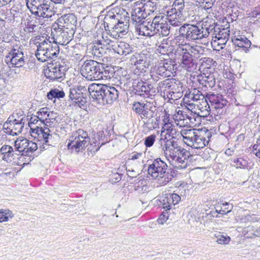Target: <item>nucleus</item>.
<instances>
[{"instance_id":"59","label":"nucleus","mask_w":260,"mask_h":260,"mask_svg":"<svg viewBox=\"0 0 260 260\" xmlns=\"http://www.w3.org/2000/svg\"><path fill=\"white\" fill-rule=\"evenodd\" d=\"M166 126V128H165L164 127H163V128H164L165 129H166L167 131V132L165 133L164 134H166L167 135V134H168L169 136H171V135H172V138H174V137H173V135H174V134L176 133V129L175 128H174L173 127V125H168L167 126ZM165 131V130H164Z\"/></svg>"},{"instance_id":"20","label":"nucleus","mask_w":260,"mask_h":260,"mask_svg":"<svg viewBox=\"0 0 260 260\" xmlns=\"http://www.w3.org/2000/svg\"><path fill=\"white\" fill-rule=\"evenodd\" d=\"M24 57L21 49H12L6 56L5 61L9 67L21 68L25 63Z\"/></svg>"},{"instance_id":"43","label":"nucleus","mask_w":260,"mask_h":260,"mask_svg":"<svg viewBox=\"0 0 260 260\" xmlns=\"http://www.w3.org/2000/svg\"><path fill=\"white\" fill-rule=\"evenodd\" d=\"M14 214L9 209L0 210V222L7 221L10 218H12Z\"/></svg>"},{"instance_id":"48","label":"nucleus","mask_w":260,"mask_h":260,"mask_svg":"<svg viewBox=\"0 0 260 260\" xmlns=\"http://www.w3.org/2000/svg\"><path fill=\"white\" fill-rule=\"evenodd\" d=\"M89 145L90 146L91 149L93 151H98L102 146L101 141L98 139L96 136L91 138H90Z\"/></svg>"},{"instance_id":"34","label":"nucleus","mask_w":260,"mask_h":260,"mask_svg":"<svg viewBox=\"0 0 260 260\" xmlns=\"http://www.w3.org/2000/svg\"><path fill=\"white\" fill-rule=\"evenodd\" d=\"M0 151L3 155V159L7 161H11L12 158L14 159L18 154L15 149L14 150L12 146L7 145H3Z\"/></svg>"},{"instance_id":"36","label":"nucleus","mask_w":260,"mask_h":260,"mask_svg":"<svg viewBox=\"0 0 260 260\" xmlns=\"http://www.w3.org/2000/svg\"><path fill=\"white\" fill-rule=\"evenodd\" d=\"M143 2L142 7L138 8L141 10L143 13L147 15V17L154 12L156 9V3L152 2L151 0H141Z\"/></svg>"},{"instance_id":"53","label":"nucleus","mask_w":260,"mask_h":260,"mask_svg":"<svg viewBox=\"0 0 260 260\" xmlns=\"http://www.w3.org/2000/svg\"><path fill=\"white\" fill-rule=\"evenodd\" d=\"M169 46L167 44L162 43L158 47V51L163 55H168Z\"/></svg>"},{"instance_id":"19","label":"nucleus","mask_w":260,"mask_h":260,"mask_svg":"<svg viewBox=\"0 0 260 260\" xmlns=\"http://www.w3.org/2000/svg\"><path fill=\"white\" fill-rule=\"evenodd\" d=\"M181 84L180 82L175 79H167L162 81L159 82L157 84V92H159L162 95H165L166 92L167 93L172 92L173 94L175 93H180L182 90V86H178L176 89H175L176 85Z\"/></svg>"},{"instance_id":"10","label":"nucleus","mask_w":260,"mask_h":260,"mask_svg":"<svg viewBox=\"0 0 260 260\" xmlns=\"http://www.w3.org/2000/svg\"><path fill=\"white\" fill-rule=\"evenodd\" d=\"M180 27L183 31V35L186 37V40L188 41H194L206 38V35L208 34L205 32L204 28L202 27V21L200 25L185 23Z\"/></svg>"},{"instance_id":"40","label":"nucleus","mask_w":260,"mask_h":260,"mask_svg":"<svg viewBox=\"0 0 260 260\" xmlns=\"http://www.w3.org/2000/svg\"><path fill=\"white\" fill-rule=\"evenodd\" d=\"M146 17L147 15L143 13L138 8H135L132 15V19L134 22H136V25L145 21L144 19Z\"/></svg>"},{"instance_id":"37","label":"nucleus","mask_w":260,"mask_h":260,"mask_svg":"<svg viewBox=\"0 0 260 260\" xmlns=\"http://www.w3.org/2000/svg\"><path fill=\"white\" fill-rule=\"evenodd\" d=\"M178 32L179 35L175 38L176 44L178 45L177 49L187 48L190 44L186 42V37L183 35V31L181 27L178 28Z\"/></svg>"},{"instance_id":"51","label":"nucleus","mask_w":260,"mask_h":260,"mask_svg":"<svg viewBox=\"0 0 260 260\" xmlns=\"http://www.w3.org/2000/svg\"><path fill=\"white\" fill-rule=\"evenodd\" d=\"M156 136L154 134L151 135L145 139L144 144L146 147H151L155 141Z\"/></svg>"},{"instance_id":"46","label":"nucleus","mask_w":260,"mask_h":260,"mask_svg":"<svg viewBox=\"0 0 260 260\" xmlns=\"http://www.w3.org/2000/svg\"><path fill=\"white\" fill-rule=\"evenodd\" d=\"M170 197L169 194H167L166 197L160 198V202L162 205V208L165 209L166 211L170 210L173 204L171 203L172 202L170 201Z\"/></svg>"},{"instance_id":"22","label":"nucleus","mask_w":260,"mask_h":260,"mask_svg":"<svg viewBox=\"0 0 260 260\" xmlns=\"http://www.w3.org/2000/svg\"><path fill=\"white\" fill-rule=\"evenodd\" d=\"M55 28L52 26L53 31L52 32L54 34L56 37V40L57 44H60L62 45L68 44L72 39L75 33V31L71 29H63L58 27Z\"/></svg>"},{"instance_id":"17","label":"nucleus","mask_w":260,"mask_h":260,"mask_svg":"<svg viewBox=\"0 0 260 260\" xmlns=\"http://www.w3.org/2000/svg\"><path fill=\"white\" fill-rule=\"evenodd\" d=\"M150 56L149 53L144 51L141 53H135L131 56L130 63L140 72H145L150 66Z\"/></svg>"},{"instance_id":"18","label":"nucleus","mask_w":260,"mask_h":260,"mask_svg":"<svg viewBox=\"0 0 260 260\" xmlns=\"http://www.w3.org/2000/svg\"><path fill=\"white\" fill-rule=\"evenodd\" d=\"M88 88L84 86L79 85L69 88V98L81 107L87 102Z\"/></svg>"},{"instance_id":"30","label":"nucleus","mask_w":260,"mask_h":260,"mask_svg":"<svg viewBox=\"0 0 260 260\" xmlns=\"http://www.w3.org/2000/svg\"><path fill=\"white\" fill-rule=\"evenodd\" d=\"M232 41L236 47L242 49L245 52L249 51L251 45V42L243 35H235L232 37Z\"/></svg>"},{"instance_id":"57","label":"nucleus","mask_w":260,"mask_h":260,"mask_svg":"<svg viewBox=\"0 0 260 260\" xmlns=\"http://www.w3.org/2000/svg\"><path fill=\"white\" fill-rule=\"evenodd\" d=\"M12 126L10 125L9 121H8V119L7 121H6L3 126V129L4 131V132L7 134L12 135V133H11Z\"/></svg>"},{"instance_id":"25","label":"nucleus","mask_w":260,"mask_h":260,"mask_svg":"<svg viewBox=\"0 0 260 260\" xmlns=\"http://www.w3.org/2000/svg\"><path fill=\"white\" fill-rule=\"evenodd\" d=\"M51 131L48 126L44 125V128L37 126L36 127H31L30 133L35 138H37L39 141H43L45 144L49 142V139L52 138L50 134Z\"/></svg>"},{"instance_id":"4","label":"nucleus","mask_w":260,"mask_h":260,"mask_svg":"<svg viewBox=\"0 0 260 260\" xmlns=\"http://www.w3.org/2000/svg\"><path fill=\"white\" fill-rule=\"evenodd\" d=\"M90 96L100 105L111 104L119 95V91L114 86L92 83L88 87Z\"/></svg>"},{"instance_id":"12","label":"nucleus","mask_w":260,"mask_h":260,"mask_svg":"<svg viewBox=\"0 0 260 260\" xmlns=\"http://www.w3.org/2000/svg\"><path fill=\"white\" fill-rule=\"evenodd\" d=\"M17 156H30L38 149L37 144L23 137H19L14 142Z\"/></svg>"},{"instance_id":"11","label":"nucleus","mask_w":260,"mask_h":260,"mask_svg":"<svg viewBox=\"0 0 260 260\" xmlns=\"http://www.w3.org/2000/svg\"><path fill=\"white\" fill-rule=\"evenodd\" d=\"M132 109L143 121L152 118L156 110L155 106L152 103L139 102L134 103Z\"/></svg>"},{"instance_id":"60","label":"nucleus","mask_w":260,"mask_h":260,"mask_svg":"<svg viewBox=\"0 0 260 260\" xmlns=\"http://www.w3.org/2000/svg\"><path fill=\"white\" fill-rule=\"evenodd\" d=\"M165 133V131H161L160 134V138L159 140V143L160 144L162 149L163 148V147L165 145L166 142L169 140L167 139L166 135L164 134Z\"/></svg>"},{"instance_id":"28","label":"nucleus","mask_w":260,"mask_h":260,"mask_svg":"<svg viewBox=\"0 0 260 260\" xmlns=\"http://www.w3.org/2000/svg\"><path fill=\"white\" fill-rule=\"evenodd\" d=\"M128 28L129 23L128 20H125L124 21L122 19H121V21L118 23L116 26L110 33L111 36L114 38H122L127 34Z\"/></svg>"},{"instance_id":"7","label":"nucleus","mask_w":260,"mask_h":260,"mask_svg":"<svg viewBox=\"0 0 260 260\" xmlns=\"http://www.w3.org/2000/svg\"><path fill=\"white\" fill-rule=\"evenodd\" d=\"M37 49L36 56L41 62L53 59L57 57L59 53V47L57 42H51L45 39L41 42H37Z\"/></svg>"},{"instance_id":"38","label":"nucleus","mask_w":260,"mask_h":260,"mask_svg":"<svg viewBox=\"0 0 260 260\" xmlns=\"http://www.w3.org/2000/svg\"><path fill=\"white\" fill-rule=\"evenodd\" d=\"M205 97L204 95H203L200 91L197 89L194 88L190 91L188 94H185L184 100L188 99L198 103Z\"/></svg>"},{"instance_id":"42","label":"nucleus","mask_w":260,"mask_h":260,"mask_svg":"<svg viewBox=\"0 0 260 260\" xmlns=\"http://www.w3.org/2000/svg\"><path fill=\"white\" fill-rule=\"evenodd\" d=\"M214 236L216 242L219 244L226 245L231 241L230 237L219 232L215 233Z\"/></svg>"},{"instance_id":"2","label":"nucleus","mask_w":260,"mask_h":260,"mask_svg":"<svg viewBox=\"0 0 260 260\" xmlns=\"http://www.w3.org/2000/svg\"><path fill=\"white\" fill-rule=\"evenodd\" d=\"M80 71L83 77L89 81L109 79L115 74L112 66L91 59L84 62Z\"/></svg>"},{"instance_id":"56","label":"nucleus","mask_w":260,"mask_h":260,"mask_svg":"<svg viewBox=\"0 0 260 260\" xmlns=\"http://www.w3.org/2000/svg\"><path fill=\"white\" fill-rule=\"evenodd\" d=\"M252 152L260 158V142L257 141L256 144L253 146Z\"/></svg>"},{"instance_id":"31","label":"nucleus","mask_w":260,"mask_h":260,"mask_svg":"<svg viewBox=\"0 0 260 260\" xmlns=\"http://www.w3.org/2000/svg\"><path fill=\"white\" fill-rule=\"evenodd\" d=\"M105 45L101 41L93 42L89 46V50L94 58H100L106 53Z\"/></svg>"},{"instance_id":"54","label":"nucleus","mask_w":260,"mask_h":260,"mask_svg":"<svg viewBox=\"0 0 260 260\" xmlns=\"http://www.w3.org/2000/svg\"><path fill=\"white\" fill-rule=\"evenodd\" d=\"M170 197V201L172 202L173 205H175L178 204L180 201L181 198L177 193L168 194Z\"/></svg>"},{"instance_id":"14","label":"nucleus","mask_w":260,"mask_h":260,"mask_svg":"<svg viewBox=\"0 0 260 260\" xmlns=\"http://www.w3.org/2000/svg\"><path fill=\"white\" fill-rule=\"evenodd\" d=\"M64 62H56L48 67L45 71V76L50 80L61 81L65 76L67 68L64 66Z\"/></svg>"},{"instance_id":"6","label":"nucleus","mask_w":260,"mask_h":260,"mask_svg":"<svg viewBox=\"0 0 260 260\" xmlns=\"http://www.w3.org/2000/svg\"><path fill=\"white\" fill-rule=\"evenodd\" d=\"M148 173L153 178H157L160 184L166 185L170 182L174 177L175 172L169 168L166 162L157 158L151 160L148 167Z\"/></svg>"},{"instance_id":"16","label":"nucleus","mask_w":260,"mask_h":260,"mask_svg":"<svg viewBox=\"0 0 260 260\" xmlns=\"http://www.w3.org/2000/svg\"><path fill=\"white\" fill-rule=\"evenodd\" d=\"M133 86L135 94L144 98H152L156 93V89L152 84H148L142 80L134 81Z\"/></svg>"},{"instance_id":"50","label":"nucleus","mask_w":260,"mask_h":260,"mask_svg":"<svg viewBox=\"0 0 260 260\" xmlns=\"http://www.w3.org/2000/svg\"><path fill=\"white\" fill-rule=\"evenodd\" d=\"M158 120L155 119V120L151 118L150 120H145L144 121L145 124L151 129H155L158 126Z\"/></svg>"},{"instance_id":"62","label":"nucleus","mask_w":260,"mask_h":260,"mask_svg":"<svg viewBox=\"0 0 260 260\" xmlns=\"http://www.w3.org/2000/svg\"><path fill=\"white\" fill-rule=\"evenodd\" d=\"M36 27H37V25L32 23V22L30 21L29 22H27L26 26V29L25 30L29 32H32L37 29Z\"/></svg>"},{"instance_id":"45","label":"nucleus","mask_w":260,"mask_h":260,"mask_svg":"<svg viewBox=\"0 0 260 260\" xmlns=\"http://www.w3.org/2000/svg\"><path fill=\"white\" fill-rule=\"evenodd\" d=\"M233 166L238 169H245L248 165V161L243 157H237L233 159Z\"/></svg>"},{"instance_id":"55","label":"nucleus","mask_w":260,"mask_h":260,"mask_svg":"<svg viewBox=\"0 0 260 260\" xmlns=\"http://www.w3.org/2000/svg\"><path fill=\"white\" fill-rule=\"evenodd\" d=\"M173 6H174V8H176V10L178 12H180L181 13V10L183 9L184 6V1L183 0H175L174 2Z\"/></svg>"},{"instance_id":"47","label":"nucleus","mask_w":260,"mask_h":260,"mask_svg":"<svg viewBox=\"0 0 260 260\" xmlns=\"http://www.w3.org/2000/svg\"><path fill=\"white\" fill-rule=\"evenodd\" d=\"M259 221V218L254 214L252 215H247L243 217H242L240 219V222L241 223H247L248 222H258Z\"/></svg>"},{"instance_id":"13","label":"nucleus","mask_w":260,"mask_h":260,"mask_svg":"<svg viewBox=\"0 0 260 260\" xmlns=\"http://www.w3.org/2000/svg\"><path fill=\"white\" fill-rule=\"evenodd\" d=\"M176 64L174 60L165 59L158 61L154 70L155 73L163 78L171 77L176 69Z\"/></svg>"},{"instance_id":"1","label":"nucleus","mask_w":260,"mask_h":260,"mask_svg":"<svg viewBox=\"0 0 260 260\" xmlns=\"http://www.w3.org/2000/svg\"><path fill=\"white\" fill-rule=\"evenodd\" d=\"M135 29L140 35L149 37L156 35L168 36L172 31V28L166 23L165 15L161 13L155 15L152 21H143L136 25Z\"/></svg>"},{"instance_id":"35","label":"nucleus","mask_w":260,"mask_h":260,"mask_svg":"<svg viewBox=\"0 0 260 260\" xmlns=\"http://www.w3.org/2000/svg\"><path fill=\"white\" fill-rule=\"evenodd\" d=\"M187 48L196 61L197 59L203 55L207 50V49L205 47L200 45L189 44Z\"/></svg>"},{"instance_id":"15","label":"nucleus","mask_w":260,"mask_h":260,"mask_svg":"<svg viewBox=\"0 0 260 260\" xmlns=\"http://www.w3.org/2000/svg\"><path fill=\"white\" fill-rule=\"evenodd\" d=\"M176 59L180 60L183 67L188 71H191L196 69L197 61L192 57L187 48L176 49L175 52Z\"/></svg>"},{"instance_id":"29","label":"nucleus","mask_w":260,"mask_h":260,"mask_svg":"<svg viewBox=\"0 0 260 260\" xmlns=\"http://www.w3.org/2000/svg\"><path fill=\"white\" fill-rule=\"evenodd\" d=\"M15 115L13 114L8 118V121L11 125L12 126L11 133L12 136L18 135L21 133L22 129L24 127V124L27 121V118L24 116L22 117L20 119H17L16 118L13 119Z\"/></svg>"},{"instance_id":"32","label":"nucleus","mask_w":260,"mask_h":260,"mask_svg":"<svg viewBox=\"0 0 260 260\" xmlns=\"http://www.w3.org/2000/svg\"><path fill=\"white\" fill-rule=\"evenodd\" d=\"M198 81L203 87L206 88H212L215 85V77L213 73H203L198 76Z\"/></svg>"},{"instance_id":"61","label":"nucleus","mask_w":260,"mask_h":260,"mask_svg":"<svg viewBox=\"0 0 260 260\" xmlns=\"http://www.w3.org/2000/svg\"><path fill=\"white\" fill-rule=\"evenodd\" d=\"M47 114L48 117H47V121H49L48 124H51V123H53V121L52 120H54L57 117V114L53 111H51L50 110H49V111Z\"/></svg>"},{"instance_id":"33","label":"nucleus","mask_w":260,"mask_h":260,"mask_svg":"<svg viewBox=\"0 0 260 260\" xmlns=\"http://www.w3.org/2000/svg\"><path fill=\"white\" fill-rule=\"evenodd\" d=\"M115 52L120 55L126 56L133 52L134 47L124 42H119L114 46L113 48Z\"/></svg>"},{"instance_id":"24","label":"nucleus","mask_w":260,"mask_h":260,"mask_svg":"<svg viewBox=\"0 0 260 260\" xmlns=\"http://www.w3.org/2000/svg\"><path fill=\"white\" fill-rule=\"evenodd\" d=\"M207 98L211 103L213 108L218 110V114H221L223 112L222 109L228 104V101L220 94L208 93Z\"/></svg>"},{"instance_id":"49","label":"nucleus","mask_w":260,"mask_h":260,"mask_svg":"<svg viewBox=\"0 0 260 260\" xmlns=\"http://www.w3.org/2000/svg\"><path fill=\"white\" fill-rule=\"evenodd\" d=\"M223 206H227V207H224V208H221L220 210H218L217 209H216V213H218V214H226L229 213H230L232 210L233 209V206L232 205H230L229 203H225L224 204H222Z\"/></svg>"},{"instance_id":"21","label":"nucleus","mask_w":260,"mask_h":260,"mask_svg":"<svg viewBox=\"0 0 260 260\" xmlns=\"http://www.w3.org/2000/svg\"><path fill=\"white\" fill-rule=\"evenodd\" d=\"M77 24V18L72 13H69L63 15L57 19L56 21L53 24V27L57 28L58 27L63 29L75 30Z\"/></svg>"},{"instance_id":"23","label":"nucleus","mask_w":260,"mask_h":260,"mask_svg":"<svg viewBox=\"0 0 260 260\" xmlns=\"http://www.w3.org/2000/svg\"><path fill=\"white\" fill-rule=\"evenodd\" d=\"M202 27L204 28L205 32L208 33L206 35V38L211 35L212 39H216L219 32H221V30L222 29L216 22L215 19L209 17L202 20Z\"/></svg>"},{"instance_id":"27","label":"nucleus","mask_w":260,"mask_h":260,"mask_svg":"<svg viewBox=\"0 0 260 260\" xmlns=\"http://www.w3.org/2000/svg\"><path fill=\"white\" fill-rule=\"evenodd\" d=\"M182 14L180 12H178L176 8H172L170 11H168L167 16L165 15L166 20L169 22L171 26L173 27H179L182 25L183 19L181 17ZM167 23V21H166Z\"/></svg>"},{"instance_id":"3","label":"nucleus","mask_w":260,"mask_h":260,"mask_svg":"<svg viewBox=\"0 0 260 260\" xmlns=\"http://www.w3.org/2000/svg\"><path fill=\"white\" fill-rule=\"evenodd\" d=\"M162 150L166 158L178 170L185 169L188 165L189 152L179 145L173 138L166 142Z\"/></svg>"},{"instance_id":"63","label":"nucleus","mask_w":260,"mask_h":260,"mask_svg":"<svg viewBox=\"0 0 260 260\" xmlns=\"http://www.w3.org/2000/svg\"><path fill=\"white\" fill-rule=\"evenodd\" d=\"M255 228L253 226H248L245 227L243 229V233L245 235L249 234L254 236Z\"/></svg>"},{"instance_id":"64","label":"nucleus","mask_w":260,"mask_h":260,"mask_svg":"<svg viewBox=\"0 0 260 260\" xmlns=\"http://www.w3.org/2000/svg\"><path fill=\"white\" fill-rule=\"evenodd\" d=\"M121 176L119 173H114L110 176V180L113 183L118 182L121 180Z\"/></svg>"},{"instance_id":"58","label":"nucleus","mask_w":260,"mask_h":260,"mask_svg":"<svg viewBox=\"0 0 260 260\" xmlns=\"http://www.w3.org/2000/svg\"><path fill=\"white\" fill-rule=\"evenodd\" d=\"M168 215L167 213L162 212L157 220V222L159 224H163L168 219Z\"/></svg>"},{"instance_id":"26","label":"nucleus","mask_w":260,"mask_h":260,"mask_svg":"<svg viewBox=\"0 0 260 260\" xmlns=\"http://www.w3.org/2000/svg\"><path fill=\"white\" fill-rule=\"evenodd\" d=\"M121 19H122V18L119 13L115 14L113 12H109L104 19V25L106 30H108L110 32Z\"/></svg>"},{"instance_id":"9","label":"nucleus","mask_w":260,"mask_h":260,"mask_svg":"<svg viewBox=\"0 0 260 260\" xmlns=\"http://www.w3.org/2000/svg\"><path fill=\"white\" fill-rule=\"evenodd\" d=\"M67 145L68 149L72 153H78L84 150L89 144L90 137L87 133L82 129H79L75 132L69 139Z\"/></svg>"},{"instance_id":"8","label":"nucleus","mask_w":260,"mask_h":260,"mask_svg":"<svg viewBox=\"0 0 260 260\" xmlns=\"http://www.w3.org/2000/svg\"><path fill=\"white\" fill-rule=\"evenodd\" d=\"M27 6L31 13L37 16L50 18L56 13L49 0H27Z\"/></svg>"},{"instance_id":"44","label":"nucleus","mask_w":260,"mask_h":260,"mask_svg":"<svg viewBox=\"0 0 260 260\" xmlns=\"http://www.w3.org/2000/svg\"><path fill=\"white\" fill-rule=\"evenodd\" d=\"M65 93L62 90L57 89H51L47 94V97L49 100L54 99L62 98L64 96Z\"/></svg>"},{"instance_id":"39","label":"nucleus","mask_w":260,"mask_h":260,"mask_svg":"<svg viewBox=\"0 0 260 260\" xmlns=\"http://www.w3.org/2000/svg\"><path fill=\"white\" fill-rule=\"evenodd\" d=\"M208 100L206 95L203 99L199 101L197 104L198 109L204 114L202 116L204 117L209 115L210 108Z\"/></svg>"},{"instance_id":"41","label":"nucleus","mask_w":260,"mask_h":260,"mask_svg":"<svg viewBox=\"0 0 260 260\" xmlns=\"http://www.w3.org/2000/svg\"><path fill=\"white\" fill-rule=\"evenodd\" d=\"M49 109L47 107L42 108L37 112V116L42 123L47 126H50L52 124H48L49 121H47Z\"/></svg>"},{"instance_id":"52","label":"nucleus","mask_w":260,"mask_h":260,"mask_svg":"<svg viewBox=\"0 0 260 260\" xmlns=\"http://www.w3.org/2000/svg\"><path fill=\"white\" fill-rule=\"evenodd\" d=\"M202 61V66L205 68H209L211 64H213L215 61L213 59L210 57H204L200 59Z\"/></svg>"},{"instance_id":"5","label":"nucleus","mask_w":260,"mask_h":260,"mask_svg":"<svg viewBox=\"0 0 260 260\" xmlns=\"http://www.w3.org/2000/svg\"><path fill=\"white\" fill-rule=\"evenodd\" d=\"M183 142L188 146L195 149L203 148L207 146L212 137L207 129H182L180 132Z\"/></svg>"}]
</instances>
